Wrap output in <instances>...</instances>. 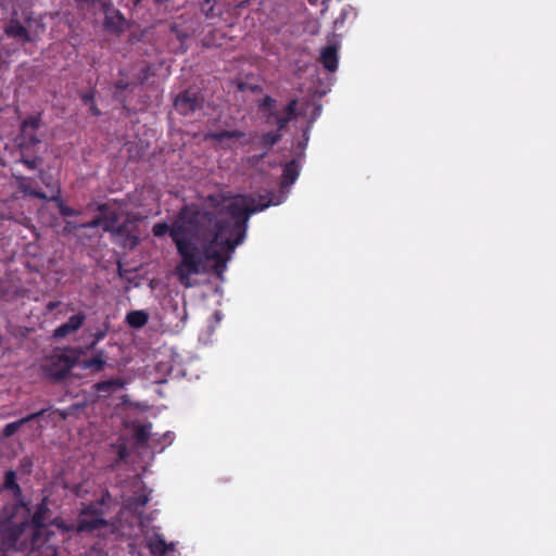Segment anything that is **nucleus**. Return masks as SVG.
<instances>
[{"label": "nucleus", "instance_id": "f257e3e1", "mask_svg": "<svg viewBox=\"0 0 556 556\" xmlns=\"http://www.w3.org/2000/svg\"><path fill=\"white\" fill-rule=\"evenodd\" d=\"M260 200L264 202L256 204L253 197L237 195L224 204L223 195L210 194L205 203L214 208L217 216L197 205H186L170 226L165 222L153 225L155 237L168 233L176 247L180 256L176 274L184 287L192 286L190 277L204 271L207 261L214 262L213 271L222 278L231 253L245 239L250 216L273 204L267 197Z\"/></svg>", "mask_w": 556, "mask_h": 556}, {"label": "nucleus", "instance_id": "f03ea898", "mask_svg": "<svg viewBox=\"0 0 556 556\" xmlns=\"http://www.w3.org/2000/svg\"><path fill=\"white\" fill-rule=\"evenodd\" d=\"M101 504H103V500L99 503H90L80 510L77 519V533L92 532L108 526V521L103 518V511L99 507Z\"/></svg>", "mask_w": 556, "mask_h": 556}, {"label": "nucleus", "instance_id": "7ed1b4c3", "mask_svg": "<svg viewBox=\"0 0 556 556\" xmlns=\"http://www.w3.org/2000/svg\"><path fill=\"white\" fill-rule=\"evenodd\" d=\"M174 108L180 115L190 116L203 108V99L198 91L187 89L176 96Z\"/></svg>", "mask_w": 556, "mask_h": 556}, {"label": "nucleus", "instance_id": "20e7f679", "mask_svg": "<svg viewBox=\"0 0 556 556\" xmlns=\"http://www.w3.org/2000/svg\"><path fill=\"white\" fill-rule=\"evenodd\" d=\"M102 10L104 13V28L115 35L122 34L127 27L124 14L114 8L112 0H102Z\"/></svg>", "mask_w": 556, "mask_h": 556}, {"label": "nucleus", "instance_id": "39448f33", "mask_svg": "<svg viewBox=\"0 0 556 556\" xmlns=\"http://www.w3.org/2000/svg\"><path fill=\"white\" fill-rule=\"evenodd\" d=\"M41 125V114L30 115L21 123V150L29 148L41 142L37 137V130Z\"/></svg>", "mask_w": 556, "mask_h": 556}, {"label": "nucleus", "instance_id": "423d86ee", "mask_svg": "<svg viewBox=\"0 0 556 556\" xmlns=\"http://www.w3.org/2000/svg\"><path fill=\"white\" fill-rule=\"evenodd\" d=\"M245 137V132L239 129L212 131L205 135L206 140L216 142L223 149H233L235 141H240L241 146L251 143L252 140Z\"/></svg>", "mask_w": 556, "mask_h": 556}, {"label": "nucleus", "instance_id": "0eeeda50", "mask_svg": "<svg viewBox=\"0 0 556 556\" xmlns=\"http://www.w3.org/2000/svg\"><path fill=\"white\" fill-rule=\"evenodd\" d=\"M73 366L74 361L72 357L65 354H60L50 364L45 366L43 371L49 378L55 381H61L68 376Z\"/></svg>", "mask_w": 556, "mask_h": 556}, {"label": "nucleus", "instance_id": "6e6552de", "mask_svg": "<svg viewBox=\"0 0 556 556\" xmlns=\"http://www.w3.org/2000/svg\"><path fill=\"white\" fill-rule=\"evenodd\" d=\"M4 34L23 47L26 43L35 42L29 30L17 18L10 20L9 24L4 27Z\"/></svg>", "mask_w": 556, "mask_h": 556}, {"label": "nucleus", "instance_id": "1a4fd4ad", "mask_svg": "<svg viewBox=\"0 0 556 556\" xmlns=\"http://www.w3.org/2000/svg\"><path fill=\"white\" fill-rule=\"evenodd\" d=\"M1 489H4L12 494V497L16 503V507L26 508L29 510L23 497V490L17 483V473L14 470L10 469L4 472V481Z\"/></svg>", "mask_w": 556, "mask_h": 556}, {"label": "nucleus", "instance_id": "9d476101", "mask_svg": "<svg viewBox=\"0 0 556 556\" xmlns=\"http://www.w3.org/2000/svg\"><path fill=\"white\" fill-rule=\"evenodd\" d=\"M85 319L86 317L84 313L72 315L66 323L54 329L53 337L55 339H62L77 331L84 325Z\"/></svg>", "mask_w": 556, "mask_h": 556}, {"label": "nucleus", "instance_id": "9b49d317", "mask_svg": "<svg viewBox=\"0 0 556 556\" xmlns=\"http://www.w3.org/2000/svg\"><path fill=\"white\" fill-rule=\"evenodd\" d=\"M46 412H47V409H41L36 413L28 414L27 416L22 417L18 420L7 424L3 427L2 432H1L2 437L4 439L11 438L18 431V429L21 427H23L31 421L38 420L40 417H42L45 415Z\"/></svg>", "mask_w": 556, "mask_h": 556}, {"label": "nucleus", "instance_id": "f8f14e48", "mask_svg": "<svg viewBox=\"0 0 556 556\" xmlns=\"http://www.w3.org/2000/svg\"><path fill=\"white\" fill-rule=\"evenodd\" d=\"M146 546L152 556H166L174 549V545L167 544L163 535L159 533L146 538Z\"/></svg>", "mask_w": 556, "mask_h": 556}, {"label": "nucleus", "instance_id": "ddd939ff", "mask_svg": "<svg viewBox=\"0 0 556 556\" xmlns=\"http://www.w3.org/2000/svg\"><path fill=\"white\" fill-rule=\"evenodd\" d=\"M13 178L16 182V187L20 192L25 195H30L40 200H48L47 193L42 192L39 189L33 187V179L23 175H13Z\"/></svg>", "mask_w": 556, "mask_h": 556}, {"label": "nucleus", "instance_id": "4468645a", "mask_svg": "<svg viewBox=\"0 0 556 556\" xmlns=\"http://www.w3.org/2000/svg\"><path fill=\"white\" fill-rule=\"evenodd\" d=\"M319 62L328 72H336L338 70L339 56L338 48L336 45H328L320 51Z\"/></svg>", "mask_w": 556, "mask_h": 556}, {"label": "nucleus", "instance_id": "2eb2a0df", "mask_svg": "<svg viewBox=\"0 0 556 556\" xmlns=\"http://www.w3.org/2000/svg\"><path fill=\"white\" fill-rule=\"evenodd\" d=\"M125 386V382L121 378H112L109 380L99 381L93 384V390L99 394L101 397H109L116 391L123 389Z\"/></svg>", "mask_w": 556, "mask_h": 556}, {"label": "nucleus", "instance_id": "dca6fc26", "mask_svg": "<svg viewBox=\"0 0 556 556\" xmlns=\"http://www.w3.org/2000/svg\"><path fill=\"white\" fill-rule=\"evenodd\" d=\"M300 175V164L296 160H291L286 163L282 169L280 187L282 189L289 188L293 185Z\"/></svg>", "mask_w": 556, "mask_h": 556}, {"label": "nucleus", "instance_id": "f3484780", "mask_svg": "<svg viewBox=\"0 0 556 556\" xmlns=\"http://www.w3.org/2000/svg\"><path fill=\"white\" fill-rule=\"evenodd\" d=\"M282 138V134H279V131H268L263 134L257 139V144L262 147L263 152L257 157V160H262L267 155V153L270 151V149L277 144Z\"/></svg>", "mask_w": 556, "mask_h": 556}, {"label": "nucleus", "instance_id": "a211bd4d", "mask_svg": "<svg viewBox=\"0 0 556 556\" xmlns=\"http://www.w3.org/2000/svg\"><path fill=\"white\" fill-rule=\"evenodd\" d=\"M47 201H50V202H54L60 214L64 217H70V216H78L79 215V211L71 207V206H67L64 201L62 200L61 198V188L60 186H54L53 187V194H51L50 197H48V200Z\"/></svg>", "mask_w": 556, "mask_h": 556}, {"label": "nucleus", "instance_id": "6ab92c4d", "mask_svg": "<svg viewBox=\"0 0 556 556\" xmlns=\"http://www.w3.org/2000/svg\"><path fill=\"white\" fill-rule=\"evenodd\" d=\"M149 315L144 311H131L126 315V323L135 329H140L147 325Z\"/></svg>", "mask_w": 556, "mask_h": 556}, {"label": "nucleus", "instance_id": "aec40b11", "mask_svg": "<svg viewBox=\"0 0 556 556\" xmlns=\"http://www.w3.org/2000/svg\"><path fill=\"white\" fill-rule=\"evenodd\" d=\"M105 364H106V362L104 359V352L100 351L94 356H92L88 359H84L81 363V367L84 369H92L94 371H101L104 368Z\"/></svg>", "mask_w": 556, "mask_h": 556}, {"label": "nucleus", "instance_id": "412c9836", "mask_svg": "<svg viewBox=\"0 0 556 556\" xmlns=\"http://www.w3.org/2000/svg\"><path fill=\"white\" fill-rule=\"evenodd\" d=\"M156 75V70L153 64H144L137 74L138 84L142 85L148 81L151 77Z\"/></svg>", "mask_w": 556, "mask_h": 556}, {"label": "nucleus", "instance_id": "4be33fe9", "mask_svg": "<svg viewBox=\"0 0 556 556\" xmlns=\"http://www.w3.org/2000/svg\"><path fill=\"white\" fill-rule=\"evenodd\" d=\"M276 100L271 98L270 96H265L263 99L258 101V108L261 111H268V118H271V116L276 115L275 110Z\"/></svg>", "mask_w": 556, "mask_h": 556}, {"label": "nucleus", "instance_id": "5701e85b", "mask_svg": "<svg viewBox=\"0 0 556 556\" xmlns=\"http://www.w3.org/2000/svg\"><path fill=\"white\" fill-rule=\"evenodd\" d=\"M21 151H22V156L18 160V162L22 163L23 165H25L28 169H36L39 167V165H41L42 157H40V156L28 157V156H26L27 150H21Z\"/></svg>", "mask_w": 556, "mask_h": 556}, {"label": "nucleus", "instance_id": "b1692460", "mask_svg": "<svg viewBox=\"0 0 556 556\" xmlns=\"http://www.w3.org/2000/svg\"><path fill=\"white\" fill-rule=\"evenodd\" d=\"M98 211L100 212L101 215L94 217L92 220L84 224L81 227L84 228H97L101 225H104V219H103V215L106 213L108 211V205L106 204H100L98 206Z\"/></svg>", "mask_w": 556, "mask_h": 556}, {"label": "nucleus", "instance_id": "393cba45", "mask_svg": "<svg viewBox=\"0 0 556 556\" xmlns=\"http://www.w3.org/2000/svg\"><path fill=\"white\" fill-rule=\"evenodd\" d=\"M150 426L142 425L139 426L135 431V438L139 444H146L150 439Z\"/></svg>", "mask_w": 556, "mask_h": 556}, {"label": "nucleus", "instance_id": "a878e982", "mask_svg": "<svg viewBox=\"0 0 556 556\" xmlns=\"http://www.w3.org/2000/svg\"><path fill=\"white\" fill-rule=\"evenodd\" d=\"M149 494L142 492V493H136L130 498V506L134 508L144 507L149 503Z\"/></svg>", "mask_w": 556, "mask_h": 556}, {"label": "nucleus", "instance_id": "bb28decb", "mask_svg": "<svg viewBox=\"0 0 556 556\" xmlns=\"http://www.w3.org/2000/svg\"><path fill=\"white\" fill-rule=\"evenodd\" d=\"M131 86V84L125 79H119L117 80L115 84H114V88H115V93H114V97L115 99L122 101V102H125V98L122 96V92L124 90H127L129 87Z\"/></svg>", "mask_w": 556, "mask_h": 556}, {"label": "nucleus", "instance_id": "cd10ccee", "mask_svg": "<svg viewBox=\"0 0 556 556\" xmlns=\"http://www.w3.org/2000/svg\"><path fill=\"white\" fill-rule=\"evenodd\" d=\"M103 230L106 232H112L114 229V225L117 223V214L115 212H111L110 214L103 216Z\"/></svg>", "mask_w": 556, "mask_h": 556}, {"label": "nucleus", "instance_id": "c85d7f7f", "mask_svg": "<svg viewBox=\"0 0 556 556\" xmlns=\"http://www.w3.org/2000/svg\"><path fill=\"white\" fill-rule=\"evenodd\" d=\"M169 30L181 43L184 42L185 39L190 37L189 33L182 30L176 23H173L169 26Z\"/></svg>", "mask_w": 556, "mask_h": 556}, {"label": "nucleus", "instance_id": "c756f323", "mask_svg": "<svg viewBox=\"0 0 556 556\" xmlns=\"http://www.w3.org/2000/svg\"><path fill=\"white\" fill-rule=\"evenodd\" d=\"M271 118H275V123H276V126H277V129L275 131H279V134H281V131L287 127V125L292 121L290 119V117L283 115H278V113L276 112V115L271 116Z\"/></svg>", "mask_w": 556, "mask_h": 556}, {"label": "nucleus", "instance_id": "7c9ffc66", "mask_svg": "<svg viewBox=\"0 0 556 556\" xmlns=\"http://www.w3.org/2000/svg\"><path fill=\"white\" fill-rule=\"evenodd\" d=\"M298 99H291L285 108V115L294 119L296 117Z\"/></svg>", "mask_w": 556, "mask_h": 556}, {"label": "nucleus", "instance_id": "2f4dec72", "mask_svg": "<svg viewBox=\"0 0 556 556\" xmlns=\"http://www.w3.org/2000/svg\"><path fill=\"white\" fill-rule=\"evenodd\" d=\"M106 336V330H97L93 334H92V341L88 344V350H94V348L97 346V344L103 340Z\"/></svg>", "mask_w": 556, "mask_h": 556}, {"label": "nucleus", "instance_id": "473e14b6", "mask_svg": "<svg viewBox=\"0 0 556 556\" xmlns=\"http://www.w3.org/2000/svg\"><path fill=\"white\" fill-rule=\"evenodd\" d=\"M39 178L46 187L51 189L52 192H53V187L55 185L60 186L58 182H52V178L50 176H48L43 169L39 170Z\"/></svg>", "mask_w": 556, "mask_h": 556}, {"label": "nucleus", "instance_id": "72a5a7b5", "mask_svg": "<svg viewBox=\"0 0 556 556\" xmlns=\"http://www.w3.org/2000/svg\"><path fill=\"white\" fill-rule=\"evenodd\" d=\"M54 525L61 529L62 531H65V532H76V527H77V523H68V522H65L63 520H60V521H54Z\"/></svg>", "mask_w": 556, "mask_h": 556}, {"label": "nucleus", "instance_id": "f704fd0d", "mask_svg": "<svg viewBox=\"0 0 556 556\" xmlns=\"http://www.w3.org/2000/svg\"><path fill=\"white\" fill-rule=\"evenodd\" d=\"M75 2L79 9L88 8L89 5L94 4L97 2L102 5V0H75Z\"/></svg>", "mask_w": 556, "mask_h": 556}, {"label": "nucleus", "instance_id": "c9c22d12", "mask_svg": "<svg viewBox=\"0 0 556 556\" xmlns=\"http://www.w3.org/2000/svg\"><path fill=\"white\" fill-rule=\"evenodd\" d=\"M83 102L85 104H91L92 102H94V91L93 90H90V91H86L84 92L81 96H80Z\"/></svg>", "mask_w": 556, "mask_h": 556}, {"label": "nucleus", "instance_id": "e433bc0d", "mask_svg": "<svg viewBox=\"0 0 556 556\" xmlns=\"http://www.w3.org/2000/svg\"><path fill=\"white\" fill-rule=\"evenodd\" d=\"M144 0H135L134 3H135V5H139ZM170 1L172 0H152L153 4L156 5V7H163V5L167 4Z\"/></svg>", "mask_w": 556, "mask_h": 556}, {"label": "nucleus", "instance_id": "4c0bfd02", "mask_svg": "<svg viewBox=\"0 0 556 556\" xmlns=\"http://www.w3.org/2000/svg\"><path fill=\"white\" fill-rule=\"evenodd\" d=\"M311 4L313 5H316L318 3L319 0H307ZM321 1V4H323V10H321V13H324L325 11L328 10V2L330 0H320Z\"/></svg>", "mask_w": 556, "mask_h": 556}, {"label": "nucleus", "instance_id": "58836bf2", "mask_svg": "<svg viewBox=\"0 0 556 556\" xmlns=\"http://www.w3.org/2000/svg\"><path fill=\"white\" fill-rule=\"evenodd\" d=\"M125 228H126V225H125V223H123V224L118 225L117 227H115L112 232H115V233H117L119 236H124L125 235Z\"/></svg>", "mask_w": 556, "mask_h": 556}, {"label": "nucleus", "instance_id": "ea45409f", "mask_svg": "<svg viewBox=\"0 0 556 556\" xmlns=\"http://www.w3.org/2000/svg\"><path fill=\"white\" fill-rule=\"evenodd\" d=\"M89 106H90V112L92 115H94V116L101 115V111L98 109L96 102H92L91 104H89Z\"/></svg>", "mask_w": 556, "mask_h": 556}, {"label": "nucleus", "instance_id": "a19ab883", "mask_svg": "<svg viewBox=\"0 0 556 556\" xmlns=\"http://www.w3.org/2000/svg\"><path fill=\"white\" fill-rule=\"evenodd\" d=\"M59 305V302H49L47 307L49 311H53L54 308H56Z\"/></svg>", "mask_w": 556, "mask_h": 556}, {"label": "nucleus", "instance_id": "79ce46f5", "mask_svg": "<svg viewBox=\"0 0 556 556\" xmlns=\"http://www.w3.org/2000/svg\"><path fill=\"white\" fill-rule=\"evenodd\" d=\"M213 7H211L207 11H205V16L211 17L212 16Z\"/></svg>", "mask_w": 556, "mask_h": 556}, {"label": "nucleus", "instance_id": "37998d69", "mask_svg": "<svg viewBox=\"0 0 556 556\" xmlns=\"http://www.w3.org/2000/svg\"><path fill=\"white\" fill-rule=\"evenodd\" d=\"M118 455H119V457H121V458H124V457H125V447H123V448H121V450L118 451Z\"/></svg>", "mask_w": 556, "mask_h": 556}, {"label": "nucleus", "instance_id": "c03bdc74", "mask_svg": "<svg viewBox=\"0 0 556 556\" xmlns=\"http://www.w3.org/2000/svg\"><path fill=\"white\" fill-rule=\"evenodd\" d=\"M0 219H11V216L7 215V214H0Z\"/></svg>", "mask_w": 556, "mask_h": 556}, {"label": "nucleus", "instance_id": "a18cd8bd", "mask_svg": "<svg viewBox=\"0 0 556 556\" xmlns=\"http://www.w3.org/2000/svg\"><path fill=\"white\" fill-rule=\"evenodd\" d=\"M339 24V18L334 21V25L337 26Z\"/></svg>", "mask_w": 556, "mask_h": 556}, {"label": "nucleus", "instance_id": "49530a36", "mask_svg": "<svg viewBox=\"0 0 556 556\" xmlns=\"http://www.w3.org/2000/svg\"><path fill=\"white\" fill-rule=\"evenodd\" d=\"M205 3H210L211 0H203Z\"/></svg>", "mask_w": 556, "mask_h": 556}]
</instances>
